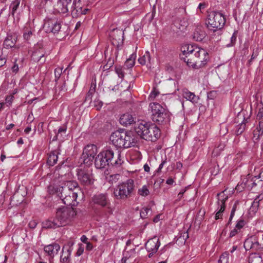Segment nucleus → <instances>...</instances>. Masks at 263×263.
Here are the masks:
<instances>
[{
	"label": "nucleus",
	"mask_w": 263,
	"mask_h": 263,
	"mask_svg": "<svg viewBox=\"0 0 263 263\" xmlns=\"http://www.w3.org/2000/svg\"><path fill=\"white\" fill-rule=\"evenodd\" d=\"M180 58L188 66L199 69L204 66L209 59L208 52L195 45H185L181 48Z\"/></svg>",
	"instance_id": "f257e3e1"
},
{
	"label": "nucleus",
	"mask_w": 263,
	"mask_h": 263,
	"mask_svg": "<svg viewBox=\"0 0 263 263\" xmlns=\"http://www.w3.org/2000/svg\"><path fill=\"white\" fill-rule=\"evenodd\" d=\"M68 186H61L54 183L50 184L48 187L50 194H55L59 197L63 203L70 208L77 206V197L79 191L77 182H69Z\"/></svg>",
	"instance_id": "f03ea898"
},
{
	"label": "nucleus",
	"mask_w": 263,
	"mask_h": 263,
	"mask_svg": "<svg viewBox=\"0 0 263 263\" xmlns=\"http://www.w3.org/2000/svg\"><path fill=\"white\" fill-rule=\"evenodd\" d=\"M77 214L73 208L63 207L57 210L55 218L43 222V227L46 229H56L69 224Z\"/></svg>",
	"instance_id": "7ed1b4c3"
},
{
	"label": "nucleus",
	"mask_w": 263,
	"mask_h": 263,
	"mask_svg": "<svg viewBox=\"0 0 263 263\" xmlns=\"http://www.w3.org/2000/svg\"><path fill=\"white\" fill-rule=\"evenodd\" d=\"M135 130L140 137L146 141L154 142L161 136L160 129L155 124L145 121L138 122Z\"/></svg>",
	"instance_id": "20e7f679"
},
{
	"label": "nucleus",
	"mask_w": 263,
	"mask_h": 263,
	"mask_svg": "<svg viewBox=\"0 0 263 263\" xmlns=\"http://www.w3.org/2000/svg\"><path fill=\"white\" fill-rule=\"evenodd\" d=\"M110 140L113 145L119 148H127L135 146L137 143V138L132 132L123 130L112 133Z\"/></svg>",
	"instance_id": "39448f33"
},
{
	"label": "nucleus",
	"mask_w": 263,
	"mask_h": 263,
	"mask_svg": "<svg viewBox=\"0 0 263 263\" xmlns=\"http://www.w3.org/2000/svg\"><path fill=\"white\" fill-rule=\"evenodd\" d=\"M152 120L160 125H166L171 121V114L158 103H151L149 105Z\"/></svg>",
	"instance_id": "423d86ee"
},
{
	"label": "nucleus",
	"mask_w": 263,
	"mask_h": 263,
	"mask_svg": "<svg viewBox=\"0 0 263 263\" xmlns=\"http://www.w3.org/2000/svg\"><path fill=\"white\" fill-rule=\"evenodd\" d=\"M134 181L132 179H128L120 183L114 190V194L118 200H125L130 197L135 190Z\"/></svg>",
	"instance_id": "0eeeda50"
},
{
	"label": "nucleus",
	"mask_w": 263,
	"mask_h": 263,
	"mask_svg": "<svg viewBox=\"0 0 263 263\" xmlns=\"http://www.w3.org/2000/svg\"><path fill=\"white\" fill-rule=\"evenodd\" d=\"M206 22L208 29L216 31L223 28L226 23V19L222 13L212 11L209 14Z\"/></svg>",
	"instance_id": "6e6552de"
},
{
	"label": "nucleus",
	"mask_w": 263,
	"mask_h": 263,
	"mask_svg": "<svg viewBox=\"0 0 263 263\" xmlns=\"http://www.w3.org/2000/svg\"><path fill=\"white\" fill-rule=\"evenodd\" d=\"M77 179L81 185L89 186L94 182L92 171L88 167L81 166L76 170Z\"/></svg>",
	"instance_id": "1a4fd4ad"
},
{
	"label": "nucleus",
	"mask_w": 263,
	"mask_h": 263,
	"mask_svg": "<svg viewBox=\"0 0 263 263\" xmlns=\"http://www.w3.org/2000/svg\"><path fill=\"white\" fill-rule=\"evenodd\" d=\"M118 153L117 158L115 161L112 160L114 156V151L110 148L104 150L100 154L108 161L109 164L118 167L120 166L124 162V157L121 155V153L119 152Z\"/></svg>",
	"instance_id": "9d476101"
},
{
	"label": "nucleus",
	"mask_w": 263,
	"mask_h": 263,
	"mask_svg": "<svg viewBox=\"0 0 263 263\" xmlns=\"http://www.w3.org/2000/svg\"><path fill=\"white\" fill-rule=\"evenodd\" d=\"M227 190H224L222 192L217 194V211L215 215V219H221L222 218L223 213L226 209L225 202L228 199V196L226 194Z\"/></svg>",
	"instance_id": "9b49d317"
},
{
	"label": "nucleus",
	"mask_w": 263,
	"mask_h": 263,
	"mask_svg": "<svg viewBox=\"0 0 263 263\" xmlns=\"http://www.w3.org/2000/svg\"><path fill=\"white\" fill-rule=\"evenodd\" d=\"M98 153V148L94 144H88L85 147L82 155L83 162L89 165L94 159L95 156Z\"/></svg>",
	"instance_id": "f8f14e48"
},
{
	"label": "nucleus",
	"mask_w": 263,
	"mask_h": 263,
	"mask_svg": "<svg viewBox=\"0 0 263 263\" xmlns=\"http://www.w3.org/2000/svg\"><path fill=\"white\" fill-rule=\"evenodd\" d=\"M44 28L47 33H58L61 29V22L56 18L47 19L44 23Z\"/></svg>",
	"instance_id": "ddd939ff"
},
{
	"label": "nucleus",
	"mask_w": 263,
	"mask_h": 263,
	"mask_svg": "<svg viewBox=\"0 0 263 263\" xmlns=\"http://www.w3.org/2000/svg\"><path fill=\"white\" fill-rule=\"evenodd\" d=\"M112 44L118 49L123 45L124 41V31L119 29H114L110 34Z\"/></svg>",
	"instance_id": "4468645a"
},
{
	"label": "nucleus",
	"mask_w": 263,
	"mask_h": 263,
	"mask_svg": "<svg viewBox=\"0 0 263 263\" xmlns=\"http://www.w3.org/2000/svg\"><path fill=\"white\" fill-rule=\"evenodd\" d=\"M89 9L83 8L81 5L80 0H73L71 7V14L72 17H78L82 14H85Z\"/></svg>",
	"instance_id": "2eb2a0df"
},
{
	"label": "nucleus",
	"mask_w": 263,
	"mask_h": 263,
	"mask_svg": "<svg viewBox=\"0 0 263 263\" xmlns=\"http://www.w3.org/2000/svg\"><path fill=\"white\" fill-rule=\"evenodd\" d=\"M160 243L159 239L157 237H154L153 238L149 239L145 243V248L147 252L149 253L148 257L151 258L156 253L160 246Z\"/></svg>",
	"instance_id": "dca6fc26"
},
{
	"label": "nucleus",
	"mask_w": 263,
	"mask_h": 263,
	"mask_svg": "<svg viewBox=\"0 0 263 263\" xmlns=\"http://www.w3.org/2000/svg\"><path fill=\"white\" fill-rule=\"evenodd\" d=\"M243 247L247 251L251 249L253 251H258L262 249L255 236H251L247 238L244 242Z\"/></svg>",
	"instance_id": "f3484780"
},
{
	"label": "nucleus",
	"mask_w": 263,
	"mask_h": 263,
	"mask_svg": "<svg viewBox=\"0 0 263 263\" xmlns=\"http://www.w3.org/2000/svg\"><path fill=\"white\" fill-rule=\"evenodd\" d=\"M92 201L95 204L102 207L108 206L110 204L108 195L106 194H98L92 197Z\"/></svg>",
	"instance_id": "a211bd4d"
},
{
	"label": "nucleus",
	"mask_w": 263,
	"mask_h": 263,
	"mask_svg": "<svg viewBox=\"0 0 263 263\" xmlns=\"http://www.w3.org/2000/svg\"><path fill=\"white\" fill-rule=\"evenodd\" d=\"M60 246L57 243H54L44 247V251L51 258H53L60 250Z\"/></svg>",
	"instance_id": "6ab92c4d"
},
{
	"label": "nucleus",
	"mask_w": 263,
	"mask_h": 263,
	"mask_svg": "<svg viewBox=\"0 0 263 263\" xmlns=\"http://www.w3.org/2000/svg\"><path fill=\"white\" fill-rule=\"evenodd\" d=\"M73 0H58V7L59 11L63 14L68 12V6L72 4Z\"/></svg>",
	"instance_id": "aec40b11"
},
{
	"label": "nucleus",
	"mask_w": 263,
	"mask_h": 263,
	"mask_svg": "<svg viewBox=\"0 0 263 263\" xmlns=\"http://www.w3.org/2000/svg\"><path fill=\"white\" fill-rule=\"evenodd\" d=\"M72 251L70 246H64L62 248V254L60 256V262L66 263L70 260V256Z\"/></svg>",
	"instance_id": "412c9836"
},
{
	"label": "nucleus",
	"mask_w": 263,
	"mask_h": 263,
	"mask_svg": "<svg viewBox=\"0 0 263 263\" xmlns=\"http://www.w3.org/2000/svg\"><path fill=\"white\" fill-rule=\"evenodd\" d=\"M17 36L15 34H8L4 42V47L6 48L14 47L17 41Z\"/></svg>",
	"instance_id": "4be33fe9"
},
{
	"label": "nucleus",
	"mask_w": 263,
	"mask_h": 263,
	"mask_svg": "<svg viewBox=\"0 0 263 263\" xmlns=\"http://www.w3.org/2000/svg\"><path fill=\"white\" fill-rule=\"evenodd\" d=\"M136 118L131 114L126 113L122 115L120 118V123L124 126H128L135 122Z\"/></svg>",
	"instance_id": "5701e85b"
},
{
	"label": "nucleus",
	"mask_w": 263,
	"mask_h": 263,
	"mask_svg": "<svg viewBox=\"0 0 263 263\" xmlns=\"http://www.w3.org/2000/svg\"><path fill=\"white\" fill-rule=\"evenodd\" d=\"M182 95L186 100L190 101L193 103H197L199 100L198 96H196L194 93L190 91L187 89H182Z\"/></svg>",
	"instance_id": "b1692460"
},
{
	"label": "nucleus",
	"mask_w": 263,
	"mask_h": 263,
	"mask_svg": "<svg viewBox=\"0 0 263 263\" xmlns=\"http://www.w3.org/2000/svg\"><path fill=\"white\" fill-rule=\"evenodd\" d=\"M251 176L249 175L245 177L242 180V182L240 184H238L237 190H240L241 189L247 188L248 189L252 188L255 183L253 181L252 179H251Z\"/></svg>",
	"instance_id": "393cba45"
},
{
	"label": "nucleus",
	"mask_w": 263,
	"mask_h": 263,
	"mask_svg": "<svg viewBox=\"0 0 263 263\" xmlns=\"http://www.w3.org/2000/svg\"><path fill=\"white\" fill-rule=\"evenodd\" d=\"M173 24L176 28L182 31L187 27L188 22L186 18L184 17H178L174 20Z\"/></svg>",
	"instance_id": "a878e982"
},
{
	"label": "nucleus",
	"mask_w": 263,
	"mask_h": 263,
	"mask_svg": "<svg viewBox=\"0 0 263 263\" xmlns=\"http://www.w3.org/2000/svg\"><path fill=\"white\" fill-rule=\"evenodd\" d=\"M55 131V136L53 138L52 140H60L62 141L65 136L66 135V131H67V126L65 125H63L62 126H60L58 130H56Z\"/></svg>",
	"instance_id": "bb28decb"
},
{
	"label": "nucleus",
	"mask_w": 263,
	"mask_h": 263,
	"mask_svg": "<svg viewBox=\"0 0 263 263\" xmlns=\"http://www.w3.org/2000/svg\"><path fill=\"white\" fill-rule=\"evenodd\" d=\"M95 164L96 168L98 169L104 168L106 166L109 165L108 161L100 153L95 159Z\"/></svg>",
	"instance_id": "cd10ccee"
},
{
	"label": "nucleus",
	"mask_w": 263,
	"mask_h": 263,
	"mask_svg": "<svg viewBox=\"0 0 263 263\" xmlns=\"http://www.w3.org/2000/svg\"><path fill=\"white\" fill-rule=\"evenodd\" d=\"M205 36V33L201 27H197L193 33V38L197 41H202Z\"/></svg>",
	"instance_id": "c85d7f7f"
},
{
	"label": "nucleus",
	"mask_w": 263,
	"mask_h": 263,
	"mask_svg": "<svg viewBox=\"0 0 263 263\" xmlns=\"http://www.w3.org/2000/svg\"><path fill=\"white\" fill-rule=\"evenodd\" d=\"M58 154L59 153L55 151L51 152L49 154L47 160V164L48 165L53 166L55 164L57 163L58 159Z\"/></svg>",
	"instance_id": "c756f323"
},
{
	"label": "nucleus",
	"mask_w": 263,
	"mask_h": 263,
	"mask_svg": "<svg viewBox=\"0 0 263 263\" xmlns=\"http://www.w3.org/2000/svg\"><path fill=\"white\" fill-rule=\"evenodd\" d=\"M263 199V194H261L256 196V197L254 199L253 202L252 203V206L251 207V209L253 212H255L259 205V202Z\"/></svg>",
	"instance_id": "7c9ffc66"
},
{
	"label": "nucleus",
	"mask_w": 263,
	"mask_h": 263,
	"mask_svg": "<svg viewBox=\"0 0 263 263\" xmlns=\"http://www.w3.org/2000/svg\"><path fill=\"white\" fill-rule=\"evenodd\" d=\"M225 147V144L223 142H220L219 143L215 146L212 152V155L214 157L218 156Z\"/></svg>",
	"instance_id": "2f4dec72"
},
{
	"label": "nucleus",
	"mask_w": 263,
	"mask_h": 263,
	"mask_svg": "<svg viewBox=\"0 0 263 263\" xmlns=\"http://www.w3.org/2000/svg\"><path fill=\"white\" fill-rule=\"evenodd\" d=\"M249 263H262V259L258 254L253 253L249 256Z\"/></svg>",
	"instance_id": "473e14b6"
},
{
	"label": "nucleus",
	"mask_w": 263,
	"mask_h": 263,
	"mask_svg": "<svg viewBox=\"0 0 263 263\" xmlns=\"http://www.w3.org/2000/svg\"><path fill=\"white\" fill-rule=\"evenodd\" d=\"M246 121L244 119L241 123L236 126L235 129V134L237 136L241 135L245 129L246 128Z\"/></svg>",
	"instance_id": "72a5a7b5"
},
{
	"label": "nucleus",
	"mask_w": 263,
	"mask_h": 263,
	"mask_svg": "<svg viewBox=\"0 0 263 263\" xmlns=\"http://www.w3.org/2000/svg\"><path fill=\"white\" fill-rule=\"evenodd\" d=\"M44 56V53L41 50H36L32 53V59L34 61L39 62Z\"/></svg>",
	"instance_id": "f704fd0d"
},
{
	"label": "nucleus",
	"mask_w": 263,
	"mask_h": 263,
	"mask_svg": "<svg viewBox=\"0 0 263 263\" xmlns=\"http://www.w3.org/2000/svg\"><path fill=\"white\" fill-rule=\"evenodd\" d=\"M130 85H128L127 82H123L120 85H117L112 89V90H119L121 91H125L130 88Z\"/></svg>",
	"instance_id": "c9c22d12"
},
{
	"label": "nucleus",
	"mask_w": 263,
	"mask_h": 263,
	"mask_svg": "<svg viewBox=\"0 0 263 263\" xmlns=\"http://www.w3.org/2000/svg\"><path fill=\"white\" fill-rule=\"evenodd\" d=\"M150 53L148 51H146L142 57L139 59L138 61L141 64L144 65L147 62H150Z\"/></svg>",
	"instance_id": "e433bc0d"
},
{
	"label": "nucleus",
	"mask_w": 263,
	"mask_h": 263,
	"mask_svg": "<svg viewBox=\"0 0 263 263\" xmlns=\"http://www.w3.org/2000/svg\"><path fill=\"white\" fill-rule=\"evenodd\" d=\"M120 178V175L119 174L110 175L107 177L108 182L113 184L116 183Z\"/></svg>",
	"instance_id": "4c0bfd02"
},
{
	"label": "nucleus",
	"mask_w": 263,
	"mask_h": 263,
	"mask_svg": "<svg viewBox=\"0 0 263 263\" xmlns=\"http://www.w3.org/2000/svg\"><path fill=\"white\" fill-rule=\"evenodd\" d=\"M20 4V0H14L13 1L10 6V9H11V13L12 15H14V13L16 11Z\"/></svg>",
	"instance_id": "58836bf2"
},
{
	"label": "nucleus",
	"mask_w": 263,
	"mask_h": 263,
	"mask_svg": "<svg viewBox=\"0 0 263 263\" xmlns=\"http://www.w3.org/2000/svg\"><path fill=\"white\" fill-rule=\"evenodd\" d=\"M138 194L142 196H146L149 195V191L146 185H143L138 190Z\"/></svg>",
	"instance_id": "ea45409f"
},
{
	"label": "nucleus",
	"mask_w": 263,
	"mask_h": 263,
	"mask_svg": "<svg viewBox=\"0 0 263 263\" xmlns=\"http://www.w3.org/2000/svg\"><path fill=\"white\" fill-rule=\"evenodd\" d=\"M67 90L66 82L64 81L61 85H59L56 89V91L58 92L59 95H61L66 92Z\"/></svg>",
	"instance_id": "a19ab883"
},
{
	"label": "nucleus",
	"mask_w": 263,
	"mask_h": 263,
	"mask_svg": "<svg viewBox=\"0 0 263 263\" xmlns=\"http://www.w3.org/2000/svg\"><path fill=\"white\" fill-rule=\"evenodd\" d=\"M229 254L227 252L223 253L218 260V263H228Z\"/></svg>",
	"instance_id": "79ce46f5"
},
{
	"label": "nucleus",
	"mask_w": 263,
	"mask_h": 263,
	"mask_svg": "<svg viewBox=\"0 0 263 263\" xmlns=\"http://www.w3.org/2000/svg\"><path fill=\"white\" fill-rule=\"evenodd\" d=\"M151 212V210L148 207H144L142 209L140 212V217L142 218H145L148 216V213Z\"/></svg>",
	"instance_id": "37998d69"
},
{
	"label": "nucleus",
	"mask_w": 263,
	"mask_h": 263,
	"mask_svg": "<svg viewBox=\"0 0 263 263\" xmlns=\"http://www.w3.org/2000/svg\"><path fill=\"white\" fill-rule=\"evenodd\" d=\"M63 68L62 67H58L54 70V76H55V81L57 82V81L60 79L61 74L62 73Z\"/></svg>",
	"instance_id": "c03bdc74"
},
{
	"label": "nucleus",
	"mask_w": 263,
	"mask_h": 263,
	"mask_svg": "<svg viewBox=\"0 0 263 263\" xmlns=\"http://www.w3.org/2000/svg\"><path fill=\"white\" fill-rule=\"evenodd\" d=\"M95 92V86L94 87L92 88V86H91L90 88L89 91H88V92L87 93V94L86 96L85 101L91 102L92 95Z\"/></svg>",
	"instance_id": "a18cd8bd"
},
{
	"label": "nucleus",
	"mask_w": 263,
	"mask_h": 263,
	"mask_svg": "<svg viewBox=\"0 0 263 263\" xmlns=\"http://www.w3.org/2000/svg\"><path fill=\"white\" fill-rule=\"evenodd\" d=\"M159 91L154 88L149 95L148 99L151 101L154 100L159 95Z\"/></svg>",
	"instance_id": "49530a36"
},
{
	"label": "nucleus",
	"mask_w": 263,
	"mask_h": 263,
	"mask_svg": "<svg viewBox=\"0 0 263 263\" xmlns=\"http://www.w3.org/2000/svg\"><path fill=\"white\" fill-rule=\"evenodd\" d=\"M32 35V31L26 28L24 32L23 36L25 40H28Z\"/></svg>",
	"instance_id": "de8ad7c7"
},
{
	"label": "nucleus",
	"mask_w": 263,
	"mask_h": 263,
	"mask_svg": "<svg viewBox=\"0 0 263 263\" xmlns=\"http://www.w3.org/2000/svg\"><path fill=\"white\" fill-rule=\"evenodd\" d=\"M115 71H116V73L118 74V77L122 79L124 78V71H123V69L122 68V67H116L115 68Z\"/></svg>",
	"instance_id": "09e8293b"
},
{
	"label": "nucleus",
	"mask_w": 263,
	"mask_h": 263,
	"mask_svg": "<svg viewBox=\"0 0 263 263\" xmlns=\"http://www.w3.org/2000/svg\"><path fill=\"white\" fill-rule=\"evenodd\" d=\"M14 97L13 95L7 96L6 97L5 104H6L7 106L10 107L11 105L12 102L14 100Z\"/></svg>",
	"instance_id": "8fccbe9b"
},
{
	"label": "nucleus",
	"mask_w": 263,
	"mask_h": 263,
	"mask_svg": "<svg viewBox=\"0 0 263 263\" xmlns=\"http://www.w3.org/2000/svg\"><path fill=\"white\" fill-rule=\"evenodd\" d=\"M238 203H239V201H236L235 202L234 204H233L231 212V214H230V219H233V218L234 216V214H235V211L237 209V206L238 205Z\"/></svg>",
	"instance_id": "3c124183"
},
{
	"label": "nucleus",
	"mask_w": 263,
	"mask_h": 263,
	"mask_svg": "<svg viewBox=\"0 0 263 263\" xmlns=\"http://www.w3.org/2000/svg\"><path fill=\"white\" fill-rule=\"evenodd\" d=\"M256 118L259 121H263V107L259 108Z\"/></svg>",
	"instance_id": "603ef678"
},
{
	"label": "nucleus",
	"mask_w": 263,
	"mask_h": 263,
	"mask_svg": "<svg viewBox=\"0 0 263 263\" xmlns=\"http://www.w3.org/2000/svg\"><path fill=\"white\" fill-rule=\"evenodd\" d=\"M135 62L133 61V60L131 59H127L125 62V65L128 68H131L135 65Z\"/></svg>",
	"instance_id": "864d4df0"
},
{
	"label": "nucleus",
	"mask_w": 263,
	"mask_h": 263,
	"mask_svg": "<svg viewBox=\"0 0 263 263\" xmlns=\"http://www.w3.org/2000/svg\"><path fill=\"white\" fill-rule=\"evenodd\" d=\"M245 222L243 220H240L237 222L235 227L240 230L245 226Z\"/></svg>",
	"instance_id": "5fc2aeb1"
},
{
	"label": "nucleus",
	"mask_w": 263,
	"mask_h": 263,
	"mask_svg": "<svg viewBox=\"0 0 263 263\" xmlns=\"http://www.w3.org/2000/svg\"><path fill=\"white\" fill-rule=\"evenodd\" d=\"M166 158H165V159H164L162 161L161 163L159 165V166L157 170V172L158 173H159L161 171L162 168H163L164 165L166 164Z\"/></svg>",
	"instance_id": "6e6d98bb"
},
{
	"label": "nucleus",
	"mask_w": 263,
	"mask_h": 263,
	"mask_svg": "<svg viewBox=\"0 0 263 263\" xmlns=\"http://www.w3.org/2000/svg\"><path fill=\"white\" fill-rule=\"evenodd\" d=\"M238 231H239V230L235 227L233 230H232L230 232L229 236L230 237H234L238 233Z\"/></svg>",
	"instance_id": "4d7b16f0"
},
{
	"label": "nucleus",
	"mask_w": 263,
	"mask_h": 263,
	"mask_svg": "<svg viewBox=\"0 0 263 263\" xmlns=\"http://www.w3.org/2000/svg\"><path fill=\"white\" fill-rule=\"evenodd\" d=\"M185 191H186L185 190L183 189L178 193L177 197V199L176 200V201H180L181 200V199L182 198L183 194L185 193Z\"/></svg>",
	"instance_id": "13d9d810"
},
{
	"label": "nucleus",
	"mask_w": 263,
	"mask_h": 263,
	"mask_svg": "<svg viewBox=\"0 0 263 263\" xmlns=\"http://www.w3.org/2000/svg\"><path fill=\"white\" fill-rule=\"evenodd\" d=\"M37 225V223L34 220H32V221H30L28 224V226L31 229H34L36 227Z\"/></svg>",
	"instance_id": "bf43d9fd"
},
{
	"label": "nucleus",
	"mask_w": 263,
	"mask_h": 263,
	"mask_svg": "<svg viewBox=\"0 0 263 263\" xmlns=\"http://www.w3.org/2000/svg\"><path fill=\"white\" fill-rule=\"evenodd\" d=\"M236 38H237V31H235L231 37V43L232 44H234L235 43V42L236 41Z\"/></svg>",
	"instance_id": "052dcab7"
},
{
	"label": "nucleus",
	"mask_w": 263,
	"mask_h": 263,
	"mask_svg": "<svg viewBox=\"0 0 263 263\" xmlns=\"http://www.w3.org/2000/svg\"><path fill=\"white\" fill-rule=\"evenodd\" d=\"M6 59L5 58V57H2V55H1V57H0V67H2L3 66H4L6 63Z\"/></svg>",
	"instance_id": "680f3d73"
},
{
	"label": "nucleus",
	"mask_w": 263,
	"mask_h": 263,
	"mask_svg": "<svg viewBox=\"0 0 263 263\" xmlns=\"http://www.w3.org/2000/svg\"><path fill=\"white\" fill-rule=\"evenodd\" d=\"M18 70V66L17 64H14L12 67V71L13 72L16 73Z\"/></svg>",
	"instance_id": "e2e57ef3"
},
{
	"label": "nucleus",
	"mask_w": 263,
	"mask_h": 263,
	"mask_svg": "<svg viewBox=\"0 0 263 263\" xmlns=\"http://www.w3.org/2000/svg\"><path fill=\"white\" fill-rule=\"evenodd\" d=\"M86 244V249L87 250L90 251V250H91L92 249L93 246H92V245L90 242H88Z\"/></svg>",
	"instance_id": "0e129e2a"
},
{
	"label": "nucleus",
	"mask_w": 263,
	"mask_h": 263,
	"mask_svg": "<svg viewBox=\"0 0 263 263\" xmlns=\"http://www.w3.org/2000/svg\"><path fill=\"white\" fill-rule=\"evenodd\" d=\"M84 252V249L83 248H82V247H79V248L78 249V251H77V255L78 256H80L81 255V254H82V253H83Z\"/></svg>",
	"instance_id": "69168bd1"
},
{
	"label": "nucleus",
	"mask_w": 263,
	"mask_h": 263,
	"mask_svg": "<svg viewBox=\"0 0 263 263\" xmlns=\"http://www.w3.org/2000/svg\"><path fill=\"white\" fill-rule=\"evenodd\" d=\"M259 130L261 132V134H263V121H259Z\"/></svg>",
	"instance_id": "338daca9"
},
{
	"label": "nucleus",
	"mask_w": 263,
	"mask_h": 263,
	"mask_svg": "<svg viewBox=\"0 0 263 263\" xmlns=\"http://www.w3.org/2000/svg\"><path fill=\"white\" fill-rule=\"evenodd\" d=\"M88 240V238L86 237V236L85 235H83L81 237V240L84 242V243H87L88 241H87Z\"/></svg>",
	"instance_id": "774afa93"
}]
</instances>
